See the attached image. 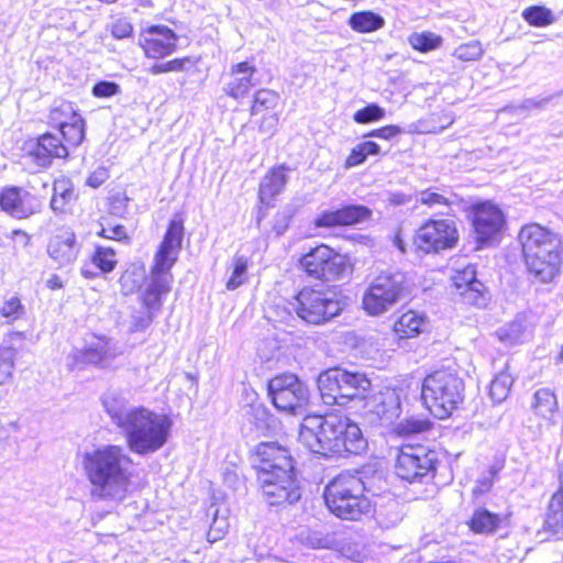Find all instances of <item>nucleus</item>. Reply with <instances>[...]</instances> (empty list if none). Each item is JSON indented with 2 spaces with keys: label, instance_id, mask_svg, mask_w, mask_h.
<instances>
[{
  "label": "nucleus",
  "instance_id": "obj_38",
  "mask_svg": "<svg viewBox=\"0 0 563 563\" xmlns=\"http://www.w3.org/2000/svg\"><path fill=\"white\" fill-rule=\"evenodd\" d=\"M514 384L512 375L507 371L498 372L492 379L488 387V395L493 402L500 404L510 394Z\"/></svg>",
  "mask_w": 563,
  "mask_h": 563
},
{
  "label": "nucleus",
  "instance_id": "obj_52",
  "mask_svg": "<svg viewBox=\"0 0 563 563\" xmlns=\"http://www.w3.org/2000/svg\"><path fill=\"white\" fill-rule=\"evenodd\" d=\"M91 92L96 98H110L120 92V87L114 81L100 80L93 85Z\"/></svg>",
  "mask_w": 563,
  "mask_h": 563
},
{
  "label": "nucleus",
  "instance_id": "obj_26",
  "mask_svg": "<svg viewBox=\"0 0 563 563\" xmlns=\"http://www.w3.org/2000/svg\"><path fill=\"white\" fill-rule=\"evenodd\" d=\"M117 356L112 351L110 339L104 335L96 336V341L85 345L71 354V365L84 367L87 365H103L108 360Z\"/></svg>",
  "mask_w": 563,
  "mask_h": 563
},
{
  "label": "nucleus",
  "instance_id": "obj_20",
  "mask_svg": "<svg viewBox=\"0 0 563 563\" xmlns=\"http://www.w3.org/2000/svg\"><path fill=\"white\" fill-rule=\"evenodd\" d=\"M282 98L269 88L257 89L250 102V117L260 132H273L279 124Z\"/></svg>",
  "mask_w": 563,
  "mask_h": 563
},
{
  "label": "nucleus",
  "instance_id": "obj_63",
  "mask_svg": "<svg viewBox=\"0 0 563 563\" xmlns=\"http://www.w3.org/2000/svg\"><path fill=\"white\" fill-rule=\"evenodd\" d=\"M322 548H332V543L331 542H327L324 544L321 545Z\"/></svg>",
  "mask_w": 563,
  "mask_h": 563
},
{
  "label": "nucleus",
  "instance_id": "obj_54",
  "mask_svg": "<svg viewBox=\"0 0 563 563\" xmlns=\"http://www.w3.org/2000/svg\"><path fill=\"white\" fill-rule=\"evenodd\" d=\"M402 133V129L396 124H387L377 129L371 130L365 136L378 137L382 140H391Z\"/></svg>",
  "mask_w": 563,
  "mask_h": 563
},
{
  "label": "nucleus",
  "instance_id": "obj_45",
  "mask_svg": "<svg viewBox=\"0 0 563 563\" xmlns=\"http://www.w3.org/2000/svg\"><path fill=\"white\" fill-rule=\"evenodd\" d=\"M2 247L16 254L31 245L32 235L23 229H14L4 235Z\"/></svg>",
  "mask_w": 563,
  "mask_h": 563
},
{
  "label": "nucleus",
  "instance_id": "obj_27",
  "mask_svg": "<svg viewBox=\"0 0 563 563\" xmlns=\"http://www.w3.org/2000/svg\"><path fill=\"white\" fill-rule=\"evenodd\" d=\"M427 318L423 313L407 309L393 322L391 333L397 341H408L418 338L424 330Z\"/></svg>",
  "mask_w": 563,
  "mask_h": 563
},
{
  "label": "nucleus",
  "instance_id": "obj_7",
  "mask_svg": "<svg viewBox=\"0 0 563 563\" xmlns=\"http://www.w3.org/2000/svg\"><path fill=\"white\" fill-rule=\"evenodd\" d=\"M132 463V457L118 444H108L86 452L82 467L91 484V494L100 499L117 495L124 497L132 478L126 467Z\"/></svg>",
  "mask_w": 563,
  "mask_h": 563
},
{
  "label": "nucleus",
  "instance_id": "obj_31",
  "mask_svg": "<svg viewBox=\"0 0 563 563\" xmlns=\"http://www.w3.org/2000/svg\"><path fill=\"white\" fill-rule=\"evenodd\" d=\"M531 410L538 419L548 424H555V417L559 413L555 391L548 387L537 389L532 397Z\"/></svg>",
  "mask_w": 563,
  "mask_h": 563
},
{
  "label": "nucleus",
  "instance_id": "obj_43",
  "mask_svg": "<svg viewBox=\"0 0 563 563\" xmlns=\"http://www.w3.org/2000/svg\"><path fill=\"white\" fill-rule=\"evenodd\" d=\"M408 43L413 51L428 53L439 48L443 43V38L441 35L430 31L413 32L408 36Z\"/></svg>",
  "mask_w": 563,
  "mask_h": 563
},
{
  "label": "nucleus",
  "instance_id": "obj_41",
  "mask_svg": "<svg viewBox=\"0 0 563 563\" xmlns=\"http://www.w3.org/2000/svg\"><path fill=\"white\" fill-rule=\"evenodd\" d=\"M90 261L100 273L109 274L118 265L117 251L111 246L97 245L90 255Z\"/></svg>",
  "mask_w": 563,
  "mask_h": 563
},
{
  "label": "nucleus",
  "instance_id": "obj_30",
  "mask_svg": "<svg viewBox=\"0 0 563 563\" xmlns=\"http://www.w3.org/2000/svg\"><path fill=\"white\" fill-rule=\"evenodd\" d=\"M463 202L456 194L448 191L443 188L428 187L419 191L416 203L426 210H434L435 208H444L451 211L454 206ZM450 214V212H448Z\"/></svg>",
  "mask_w": 563,
  "mask_h": 563
},
{
  "label": "nucleus",
  "instance_id": "obj_34",
  "mask_svg": "<svg viewBox=\"0 0 563 563\" xmlns=\"http://www.w3.org/2000/svg\"><path fill=\"white\" fill-rule=\"evenodd\" d=\"M380 154V146L374 141H362L354 145L346 155L343 167L350 169L364 164L368 156Z\"/></svg>",
  "mask_w": 563,
  "mask_h": 563
},
{
  "label": "nucleus",
  "instance_id": "obj_58",
  "mask_svg": "<svg viewBox=\"0 0 563 563\" xmlns=\"http://www.w3.org/2000/svg\"><path fill=\"white\" fill-rule=\"evenodd\" d=\"M134 4L137 9H152L154 7V0H134Z\"/></svg>",
  "mask_w": 563,
  "mask_h": 563
},
{
  "label": "nucleus",
  "instance_id": "obj_3",
  "mask_svg": "<svg viewBox=\"0 0 563 563\" xmlns=\"http://www.w3.org/2000/svg\"><path fill=\"white\" fill-rule=\"evenodd\" d=\"M299 440L310 452L324 457L355 456L367 449L358 423L335 410L305 416Z\"/></svg>",
  "mask_w": 563,
  "mask_h": 563
},
{
  "label": "nucleus",
  "instance_id": "obj_5",
  "mask_svg": "<svg viewBox=\"0 0 563 563\" xmlns=\"http://www.w3.org/2000/svg\"><path fill=\"white\" fill-rule=\"evenodd\" d=\"M518 241L529 276L540 284L554 283L563 267V242L560 235L548 227L530 222L521 227Z\"/></svg>",
  "mask_w": 563,
  "mask_h": 563
},
{
  "label": "nucleus",
  "instance_id": "obj_40",
  "mask_svg": "<svg viewBox=\"0 0 563 563\" xmlns=\"http://www.w3.org/2000/svg\"><path fill=\"white\" fill-rule=\"evenodd\" d=\"M521 16L532 27H545L555 22L552 10L543 4H533L523 9Z\"/></svg>",
  "mask_w": 563,
  "mask_h": 563
},
{
  "label": "nucleus",
  "instance_id": "obj_48",
  "mask_svg": "<svg viewBox=\"0 0 563 563\" xmlns=\"http://www.w3.org/2000/svg\"><path fill=\"white\" fill-rule=\"evenodd\" d=\"M432 427V422L427 418L410 417L398 424L397 432L401 435L419 434L430 431Z\"/></svg>",
  "mask_w": 563,
  "mask_h": 563
},
{
  "label": "nucleus",
  "instance_id": "obj_18",
  "mask_svg": "<svg viewBox=\"0 0 563 563\" xmlns=\"http://www.w3.org/2000/svg\"><path fill=\"white\" fill-rule=\"evenodd\" d=\"M178 38L169 26L151 24L140 30L137 44L145 58L159 60L177 51Z\"/></svg>",
  "mask_w": 563,
  "mask_h": 563
},
{
  "label": "nucleus",
  "instance_id": "obj_16",
  "mask_svg": "<svg viewBox=\"0 0 563 563\" xmlns=\"http://www.w3.org/2000/svg\"><path fill=\"white\" fill-rule=\"evenodd\" d=\"M267 388L273 405L279 411L297 415L309 404V388L296 374H277L268 382Z\"/></svg>",
  "mask_w": 563,
  "mask_h": 563
},
{
  "label": "nucleus",
  "instance_id": "obj_22",
  "mask_svg": "<svg viewBox=\"0 0 563 563\" xmlns=\"http://www.w3.org/2000/svg\"><path fill=\"white\" fill-rule=\"evenodd\" d=\"M289 172L287 165L278 164L272 166L263 176L257 191V221L266 216L268 209L274 207L276 197L285 190Z\"/></svg>",
  "mask_w": 563,
  "mask_h": 563
},
{
  "label": "nucleus",
  "instance_id": "obj_55",
  "mask_svg": "<svg viewBox=\"0 0 563 563\" xmlns=\"http://www.w3.org/2000/svg\"><path fill=\"white\" fill-rule=\"evenodd\" d=\"M109 211L115 216H123L126 211V199L119 196L111 197L108 199Z\"/></svg>",
  "mask_w": 563,
  "mask_h": 563
},
{
  "label": "nucleus",
  "instance_id": "obj_4",
  "mask_svg": "<svg viewBox=\"0 0 563 563\" xmlns=\"http://www.w3.org/2000/svg\"><path fill=\"white\" fill-rule=\"evenodd\" d=\"M52 129L31 141L29 156L41 166L49 165L54 159H65L85 140L86 122L69 102L52 108L47 115Z\"/></svg>",
  "mask_w": 563,
  "mask_h": 563
},
{
  "label": "nucleus",
  "instance_id": "obj_9",
  "mask_svg": "<svg viewBox=\"0 0 563 563\" xmlns=\"http://www.w3.org/2000/svg\"><path fill=\"white\" fill-rule=\"evenodd\" d=\"M323 499L328 510L343 520H360L372 510L365 482L357 472L336 474L325 485Z\"/></svg>",
  "mask_w": 563,
  "mask_h": 563
},
{
  "label": "nucleus",
  "instance_id": "obj_10",
  "mask_svg": "<svg viewBox=\"0 0 563 563\" xmlns=\"http://www.w3.org/2000/svg\"><path fill=\"white\" fill-rule=\"evenodd\" d=\"M296 265L307 278L321 283L341 280L355 271V264L349 254L341 253L325 242H319L302 252Z\"/></svg>",
  "mask_w": 563,
  "mask_h": 563
},
{
  "label": "nucleus",
  "instance_id": "obj_62",
  "mask_svg": "<svg viewBox=\"0 0 563 563\" xmlns=\"http://www.w3.org/2000/svg\"><path fill=\"white\" fill-rule=\"evenodd\" d=\"M9 335L10 336H19V338L23 336V334L21 332H11V333H9Z\"/></svg>",
  "mask_w": 563,
  "mask_h": 563
},
{
  "label": "nucleus",
  "instance_id": "obj_49",
  "mask_svg": "<svg viewBox=\"0 0 563 563\" xmlns=\"http://www.w3.org/2000/svg\"><path fill=\"white\" fill-rule=\"evenodd\" d=\"M229 519L225 515H220L217 510L213 514L212 521L207 530V540L210 543L222 540L229 531Z\"/></svg>",
  "mask_w": 563,
  "mask_h": 563
},
{
  "label": "nucleus",
  "instance_id": "obj_37",
  "mask_svg": "<svg viewBox=\"0 0 563 563\" xmlns=\"http://www.w3.org/2000/svg\"><path fill=\"white\" fill-rule=\"evenodd\" d=\"M97 235L115 242L130 243V235L126 228L112 220L110 216H102L99 219Z\"/></svg>",
  "mask_w": 563,
  "mask_h": 563
},
{
  "label": "nucleus",
  "instance_id": "obj_46",
  "mask_svg": "<svg viewBox=\"0 0 563 563\" xmlns=\"http://www.w3.org/2000/svg\"><path fill=\"white\" fill-rule=\"evenodd\" d=\"M483 54L484 48L482 43L476 40L459 45L452 53L453 57L463 63L478 60L482 58Z\"/></svg>",
  "mask_w": 563,
  "mask_h": 563
},
{
  "label": "nucleus",
  "instance_id": "obj_32",
  "mask_svg": "<svg viewBox=\"0 0 563 563\" xmlns=\"http://www.w3.org/2000/svg\"><path fill=\"white\" fill-rule=\"evenodd\" d=\"M76 200L77 194L73 181L68 177L62 176L54 179L49 205L55 213L65 214L70 212Z\"/></svg>",
  "mask_w": 563,
  "mask_h": 563
},
{
  "label": "nucleus",
  "instance_id": "obj_61",
  "mask_svg": "<svg viewBox=\"0 0 563 563\" xmlns=\"http://www.w3.org/2000/svg\"><path fill=\"white\" fill-rule=\"evenodd\" d=\"M556 362L558 363H563V344L560 346V350H559V353H558V356H556Z\"/></svg>",
  "mask_w": 563,
  "mask_h": 563
},
{
  "label": "nucleus",
  "instance_id": "obj_6",
  "mask_svg": "<svg viewBox=\"0 0 563 563\" xmlns=\"http://www.w3.org/2000/svg\"><path fill=\"white\" fill-rule=\"evenodd\" d=\"M107 412L124 433L129 449L140 455L156 452L167 442L173 420L167 413L144 406L129 409L109 407Z\"/></svg>",
  "mask_w": 563,
  "mask_h": 563
},
{
  "label": "nucleus",
  "instance_id": "obj_2",
  "mask_svg": "<svg viewBox=\"0 0 563 563\" xmlns=\"http://www.w3.org/2000/svg\"><path fill=\"white\" fill-rule=\"evenodd\" d=\"M249 459L268 505H291L300 499L296 461L289 446L278 441H262L250 451Z\"/></svg>",
  "mask_w": 563,
  "mask_h": 563
},
{
  "label": "nucleus",
  "instance_id": "obj_1",
  "mask_svg": "<svg viewBox=\"0 0 563 563\" xmlns=\"http://www.w3.org/2000/svg\"><path fill=\"white\" fill-rule=\"evenodd\" d=\"M185 234V216L183 212H176L168 220L154 252L148 282L137 298L141 311L133 317L132 331L146 330L162 311L166 298L173 290L172 271L183 251Z\"/></svg>",
  "mask_w": 563,
  "mask_h": 563
},
{
  "label": "nucleus",
  "instance_id": "obj_13",
  "mask_svg": "<svg viewBox=\"0 0 563 563\" xmlns=\"http://www.w3.org/2000/svg\"><path fill=\"white\" fill-rule=\"evenodd\" d=\"M409 288L400 273L380 272L367 284L361 307L367 316L378 317L405 298Z\"/></svg>",
  "mask_w": 563,
  "mask_h": 563
},
{
  "label": "nucleus",
  "instance_id": "obj_19",
  "mask_svg": "<svg viewBox=\"0 0 563 563\" xmlns=\"http://www.w3.org/2000/svg\"><path fill=\"white\" fill-rule=\"evenodd\" d=\"M471 223L481 245L493 242L506 224L501 209L490 201L474 203L471 209Z\"/></svg>",
  "mask_w": 563,
  "mask_h": 563
},
{
  "label": "nucleus",
  "instance_id": "obj_35",
  "mask_svg": "<svg viewBox=\"0 0 563 563\" xmlns=\"http://www.w3.org/2000/svg\"><path fill=\"white\" fill-rule=\"evenodd\" d=\"M401 413V401L395 388H387L380 395V400L376 406V415L380 419L393 421Z\"/></svg>",
  "mask_w": 563,
  "mask_h": 563
},
{
  "label": "nucleus",
  "instance_id": "obj_23",
  "mask_svg": "<svg viewBox=\"0 0 563 563\" xmlns=\"http://www.w3.org/2000/svg\"><path fill=\"white\" fill-rule=\"evenodd\" d=\"M452 294L460 297L465 303L479 306L485 301L486 287L477 278L473 265H466L454 271L451 277Z\"/></svg>",
  "mask_w": 563,
  "mask_h": 563
},
{
  "label": "nucleus",
  "instance_id": "obj_12",
  "mask_svg": "<svg viewBox=\"0 0 563 563\" xmlns=\"http://www.w3.org/2000/svg\"><path fill=\"white\" fill-rule=\"evenodd\" d=\"M296 317L308 325H324L341 314L343 307L332 291L320 285H303L291 298Z\"/></svg>",
  "mask_w": 563,
  "mask_h": 563
},
{
  "label": "nucleus",
  "instance_id": "obj_29",
  "mask_svg": "<svg viewBox=\"0 0 563 563\" xmlns=\"http://www.w3.org/2000/svg\"><path fill=\"white\" fill-rule=\"evenodd\" d=\"M563 533V500L554 497L549 498L542 526L538 529L537 536L542 541L559 539Z\"/></svg>",
  "mask_w": 563,
  "mask_h": 563
},
{
  "label": "nucleus",
  "instance_id": "obj_47",
  "mask_svg": "<svg viewBox=\"0 0 563 563\" xmlns=\"http://www.w3.org/2000/svg\"><path fill=\"white\" fill-rule=\"evenodd\" d=\"M385 115L384 108L377 103H368L354 112L353 120L358 124H369L383 120Z\"/></svg>",
  "mask_w": 563,
  "mask_h": 563
},
{
  "label": "nucleus",
  "instance_id": "obj_44",
  "mask_svg": "<svg viewBox=\"0 0 563 563\" xmlns=\"http://www.w3.org/2000/svg\"><path fill=\"white\" fill-rule=\"evenodd\" d=\"M195 60L190 56L176 57L164 63H155L148 67L151 75L157 76L167 73H183L189 66H194Z\"/></svg>",
  "mask_w": 563,
  "mask_h": 563
},
{
  "label": "nucleus",
  "instance_id": "obj_33",
  "mask_svg": "<svg viewBox=\"0 0 563 563\" xmlns=\"http://www.w3.org/2000/svg\"><path fill=\"white\" fill-rule=\"evenodd\" d=\"M349 24L351 29L357 33H371L382 29L385 24V20L382 15L373 11L364 10L351 14Z\"/></svg>",
  "mask_w": 563,
  "mask_h": 563
},
{
  "label": "nucleus",
  "instance_id": "obj_42",
  "mask_svg": "<svg viewBox=\"0 0 563 563\" xmlns=\"http://www.w3.org/2000/svg\"><path fill=\"white\" fill-rule=\"evenodd\" d=\"M250 258L243 255H235L231 263V274L225 283L228 290H235L249 280Z\"/></svg>",
  "mask_w": 563,
  "mask_h": 563
},
{
  "label": "nucleus",
  "instance_id": "obj_56",
  "mask_svg": "<svg viewBox=\"0 0 563 563\" xmlns=\"http://www.w3.org/2000/svg\"><path fill=\"white\" fill-rule=\"evenodd\" d=\"M556 479H558V487L551 494V497H554V498L563 500V462L560 463L559 466H558Z\"/></svg>",
  "mask_w": 563,
  "mask_h": 563
},
{
  "label": "nucleus",
  "instance_id": "obj_11",
  "mask_svg": "<svg viewBox=\"0 0 563 563\" xmlns=\"http://www.w3.org/2000/svg\"><path fill=\"white\" fill-rule=\"evenodd\" d=\"M317 386L324 405L343 407L367 399L372 380L365 373L332 367L318 376Z\"/></svg>",
  "mask_w": 563,
  "mask_h": 563
},
{
  "label": "nucleus",
  "instance_id": "obj_64",
  "mask_svg": "<svg viewBox=\"0 0 563 563\" xmlns=\"http://www.w3.org/2000/svg\"><path fill=\"white\" fill-rule=\"evenodd\" d=\"M88 181H89V184H90L92 187H97V186H98L97 184H93V183L91 181V178H89V180H88Z\"/></svg>",
  "mask_w": 563,
  "mask_h": 563
},
{
  "label": "nucleus",
  "instance_id": "obj_24",
  "mask_svg": "<svg viewBox=\"0 0 563 563\" xmlns=\"http://www.w3.org/2000/svg\"><path fill=\"white\" fill-rule=\"evenodd\" d=\"M256 73L257 68L253 58L233 64L229 70V80L223 88L224 95L233 100L246 98L256 85L254 78Z\"/></svg>",
  "mask_w": 563,
  "mask_h": 563
},
{
  "label": "nucleus",
  "instance_id": "obj_25",
  "mask_svg": "<svg viewBox=\"0 0 563 563\" xmlns=\"http://www.w3.org/2000/svg\"><path fill=\"white\" fill-rule=\"evenodd\" d=\"M76 234L68 228L58 229L49 239L47 253L57 265L65 266L76 261L79 254Z\"/></svg>",
  "mask_w": 563,
  "mask_h": 563
},
{
  "label": "nucleus",
  "instance_id": "obj_21",
  "mask_svg": "<svg viewBox=\"0 0 563 563\" xmlns=\"http://www.w3.org/2000/svg\"><path fill=\"white\" fill-rule=\"evenodd\" d=\"M372 217V210L357 203L343 205L336 209L323 210L313 219L314 229L350 228L361 224Z\"/></svg>",
  "mask_w": 563,
  "mask_h": 563
},
{
  "label": "nucleus",
  "instance_id": "obj_14",
  "mask_svg": "<svg viewBox=\"0 0 563 563\" xmlns=\"http://www.w3.org/2000/svg\"><path fill=\"white\" fill-rule=\"evenodd\" d=\"M440 463L438 452L422 443L401 444L395 457V474L409 484L435 477Z\"/></svg>",
  "mask_w": 563,
  "mask_h": 563
},
{
  "label": "nucleus",
  "instance_id": "obj_51",
  "mask_svg": "<svg viewBox=\"0 0 563 563\" xmlns=\"http://www.w3.org/2000/svg\"><path fill=\"white\" fill-rule=\"evenodd\" d=\"M499 471V466H492L488 468V475L483 476L476 481L474 487L472 488V497L474 499H479L482 496L492 490L494 483L498 477Z\"/></svg>",
  "mask_w": 563,
  "mask_h": 563
},
{
  "label": "nucleus",
  "instance_id": "obj_60",
  "mask_svg": "<svg viewBox=\"0 0 563 563\" xmlns=\"http://www.w3.org/2000/svg\"><path fill=\"white\" fill-rule=\"evenodd\" d=\"M81 275L85 277V278H92L95 277V274L92 272H90L89 269H86V268H81Z\"/></svg>",
  "mask_w": 563,
  "mask_h": 563
},
{
  "label": "nucleus",
  "instance_id": "obj_39",
  "mask_svg": "<svg viewBox=\"0 0 563 563\" xmlns=\"http://www.w3.org/2000/svg\"><path fill=\"white\" fill-rule=\"evenodd\" d=\"M25 314V306L20 294H7L0 305V317L8 323L22 319Z\"/></svg>",
  "mask_w": 563,
  "mask_h": 563
},
{
  "label": "nucleus",
  "instance_id": "obj_15",
  "mask_svg": "<svg viewBox=\"0 0 563 563\" xmlns=\"http://www.w3.org/2000/svg\"><path fill=\"white\" fill-rule=\"evenodd\" d=\"M460 242L456 222L449 218L429 217L416 229L412 236L415 251L419 255H435L451 251Z\"/></svg>",
  "mask_w": 563,
  "mask_h": 563
},
{
  "label": "nucleus",
  "instance_id": "obj_59",
  "mask_svg": "<svg viewBox=\"0 0 563 563\" xmlns=\"http://www.w3.org/2000/svg\"><path fill=\"white\" fill-rule=\"evenodd\" d=\"M395 244L397 245V247H398L401 252H405V244H404V242H402V240H401V238H400V236H398V235H397V236L395 238Z\"/></svg>",
  "mask_w": 563,
  "mask_h": 563
},
{
  "label": "nucleus",
  "instance_id": "obj_53",
  "mask_svg": "<svg viewBox=\"0 0 563 563\" xmlns=\"http://www.w3.org/2000/svg\"><path fill=\"white\" fill-rule=\"evenodd\" d=\"M110 31L114 38L123 40L132 35L133 25L126 18H120L112 22Z\"/></svg>",
  "mask_w": 563,
  "mask_h": 563
},
{
  "label": "nucleus",
  "instance_id": "obj_50",
  "mask_svg": "<svg viewBox=\"0 0 563 563\" xmlns=\"http://www.w3.org/2000/svg\"><path fill=\"white\" fill-rule=\"evenodd\" d=\"M16 350L12 346L3 349V355L0 357V386L10 383L13 379L15 367Z\"/></svg>",
  "mask_w": 563,
  "mask_h": 563
},
{
  "label": "nucleus",
  "instance_id": "obj_8",
  "mask_svg": "<svg viewBox=\"0 0 563 563\" xmlns=\"http://www.w3.org/2000/svg\"><path fill=\"white\" fill-rule=\"evenodd\" d=\"M465 399V382L456 366L441 365L422 377L420 401L435 419L444 420L462 408Z\"/></svg>",
  "mask_w": 563,
  "mask_h": 563
},
{
  "label": "nucleus",
  "instance_id": "obj_17",
  "mask_svg": "<svg viewBox=\"0 0 563 563\" xmlns=\"http://www.w3.org/2000/svg\"><path fill=\"white\" fill-rule=\"evenodd\" d=\"M44 207V198L33 188L5 186L0 189V210L10 218L26 220L38 214Z\"/></svg>",
  "mask_w": 563,
  "mask_h": 563
},
{
  "label": "nucleus",
  "instance_id": "obj_36",
  "mask_svg": "<svg viewBox=\"0 0 563 563\" xmlns=\"http://www.w3.org/2000/svg\"><path fill=\"white\" fill-rule=\"evenodd\" d=\"M144 272L145 265L142 262H132L121 272L119 285L124 295H130L140 287Z\"/></svg>",
  "mask_w": 563,
  "mask_h": 563
},
{
  "label": "nucleus",
  "instance_id": "obj_28",
  "mask_svg": "<svg viewBox=\"0 0 563 563\" xmlns=\"http://www.w3.org/2000/svg\"><path fill=\"white\" fill-rule=\"evenodd\" d=\"M510 517L511 512L498 514L485 507H478L473 511L466 525L476 534H493L507 526Z\"/></svg>",
  "mask_w": 563,
  "mask_h": 563
},
{
  "label": "nucleus",
  "instance_id": "obj_57",
  "mask_svg": "<svg viewBox=\"0 0 563 563\" xmlns=\"http://www.w3.org/2000/svg\"><path fill=\"white\" fill-rule=\"evenodd\" d=\"M64 286L62 278L58 275H52L46 280V287L51 290H59Z\"/></svg>",
  "mask_w": 563,
  "mask_h": 563
}]
</instances>
